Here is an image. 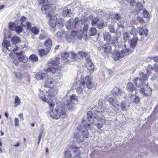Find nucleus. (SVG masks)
<instances>
[{
  "label": "nucleus",
  "mask_w": 158,
  "mask_h": 158,
  "mask_svg": "<svg viewBox=\"0 0 158 158\" xmlns=\"http://www.w3.org/2000/svg\"><path fill=\"white\" fill-rule=\"evenodd\" d=\"M78 55L81 56L82 57L84 56L85 59L87 62V63L89 62H91V60L89 59V56L88 53L86 52H79Z\"/></svg>",
  "instance_id": "nucleus-26"
},
{
  "label": "nucleus",
  "mask_w": 158,
  "mask_h": 158,
  "mask_svg": "<svg viewBox=\"0 0 158 158\" xmlns=\"http://www.w3.org/2000/svg\"><path fill=\"white\" fill-rule=\"evenodd\" d=\"M26 19L24 16H22L20 19L21 24L24 27H27V28H30L31 27V24L28 22H25Z\"/></svg>",
  "instance_id": "nucleus-17"
},
{
  "label": "nucleus",
  "mask_w": 158,
  "mask_h": 158,
  "mask_svg": "<svg viewBox=\"0 0 158 158\" xmlns=\"http://www.w3.org/2000/svg\"><path fill=\"white\" fill-rule=\"evenodd\" d=\"M123 51H121L120 52L118 50H114L113 52L112 57L115 60H117L123 57Z\"/></svg>",
  "instance_id": "nucleus-12"
},
{
  "label": "nucleus",
  "mask_w": 158,
  "mask_h": 158,
  "mask_svg": "<svg viewBox=\"0 0 158 158\" xmlns=\"http://www.w3.org/2000/svg\"><path fill=\"white\" fill-rule=\"evenodd\" d=\"M45 86L50 88H53L55 85L54 81L51 78H47L45 81Z\"/></svg>",
  "instance_id": "nucleus-14"
},
{
  "label": "nucleus",
  "mask_w": 158,
  "mask_h": 158,
  "mask_svg": "<svg viewBox=\"0 0 158 158\" xmlns=\"http://www.w3.org/2000/svg\"><path fill=\"white\" fill-rule=\"evenodd\" d=\"M85 80L86 86L88 89H91L94 87V85L92 82L90 77L89 76H86L85 78Z\"/></svg>",
  "instance_id": "nucleus-20"
},
{
  "label": "nucleus",
  "mask_w": 158,
  "mask_h": 158,
  "mask_svg": "<svg viewBox=\"0 0 158 158\" xmlns=\"http://www.w3.org/2000/svg\"><path fill=\"white\" fill-rule=\"evenodd\" d=\"M49 0H40L39 1V3L40 4H44L49 2Z\"/></svg>",
  "instance_id": "nucleus-59"
},
{
  "label": "nucleus",
  "mask_w": 158,
  "mask_h": 158,
  "mask_svg": "<svg viewBox=\"0 0 158 158\" xmlns=\"http://www.w3.org/2000/svg\"><path fill=\"white\" fill-rule=\"evenodd\" d=\"M72 14V11L71 9H68V8L65 7L63 9L62 14L64 17L67 16H70Z\"/></svg>",
  "instance_id": "nucleus-24"
},
{
  "label": "nucleus",
  "mask_w": 158,
  "mask_h": 158,
  "mask_svg": "<svg viewBox=\"0 0 158 158\" xmlns=\"http://www.w3.org/2000/svg\"><path fill=\"white\" fill-rule=\"evenodd\" d=\"M114 19L117 20H120L122 19V16L120 14H115L114 17Z\"/></svg>",
  "instance_id": "nucleus-60"
},
{
  "label": "nucleus",
  "mask_w": 158,
  "mask_h": 158,
  "mask_svg": "<svg viewBox=\"0 0 158 158\" xmlns=\"http://www.w3.org/2000/svg\"><path fill=\"white\" fill-rule=\"evenodd\" d=\"M66 107L69 110L72 109L75 106V104L73 102H71L69 100H67L66 102Z\"/></svg>",
  "instance_id": "nucleus-33"
},
{
  "label": "nucleus",
  "mask_w": 158,
  "mask_h": 158,
  "mask_svg": "<svg viewBox=\"0 0 158 158\" xmlns=\"http://www.w3.org/2000/svg\"><path fill=\"white\" fill-rule=\"evenodd\" d=\"M140 92L144 96H149L151 95L152 90L148 85H146L144 87L140 89Z\"/></svg>",
  "instance_id": "nucleus-9"
},
{
  "label": "nucleus",
  "mask_w": 158,
  "mask_h": 158,
  "mask_svg": "<svg viewBox=\"0 0 158 158\" xmlns=\"http://www.w3.org/2000/svg\"><path fill=\"white\" fill-rule=\"evenodd\" d=\"M99 19L97 17L96 18H94V19H93L92 22L91 23V24L92 26H94L98 22Z\"/></svg>",
  "instance_id": "nucleus-55"
},
{
  "label": "nucleus",
  "mask_w": 158,
  "mask_h": 158,
  "mask_svg": "<svg viewBox=\"0 0 158 158\" xmlns=\"http://www.w3.org/2000/svg\"><path fill=\"white\" fill-rule=\"evenodd\" d=\"M18 49V48L15 44H13L11 45H10L7 48L8 51H15Z\"/></svg>",
  "instance_id": "nucleus-32"
},
{
  "label": "nucleus",
  "mask_w": 158,
  "mask_h": 158,
  "mask_svg": "<svg viewBox=\"0 0 158 158\" xmlns=\"http://www.w3.org/2000/svg\"><path fill=\"white\" fill-rule=\"evenodd\" d=\"M121 51H123V56H128L129 54L131 53L133 51L131 50L129 48L126 49L125 50L123 49Z\"/></svg>",
  "instance_id": "nucleus-41"
},
{
  "label": "nucleus",
  "mask_w": 158,
  "mask_h": 158,
  "mask_svg": "<svg viewBox=\"0 0 158 158\" xmlns=\"http://www.w3.org/2000/svg\"><path fill=\"white\" fill-rule=\"evenodd\" d=\"M31 32L35 35H37L39 32V29L36 27H33L31 29Z\"/></svg>",
  "instance_id": "nucleus-46"
},
{
  "label": "nucleus",
  "mask_w": 158,
  "mask_h": 158,
  "mask_svg": "<svg viewBox=\"0 0 158 158\" xmlns=\"http://www.w3.org/2000/svg\"><path fill=\"white\" fill-rule=\"evenodd\" d=\"M29 59L32 62H36L38 61V60L37 56L34 54L31 55L30 56Z\"/></svg>",
  "instance_id": "nucleus-47"
},
{
  "label": "nucleus",
  "mask_w": 158,
  "mask_h": 158,
  "mask_svg": "<svg viewBox=\"0 0 158 158\" xmlns=\"http://www.w3.org/2000/svg\"><path fill=\"white\" fill-rule=\"evenodd\" d=\"M24 78H25V80L27 81V84L29 85L31 82V80L29 74L27 73H23Z\"/></svg>",
  "instance_id": "nucleus-40"
},
{
  "label": "nucleus",
  "mask_w": 158,
  "mask_h": 158,
  "mask_svg": "<svg viewBox=\"0 0 158 158\" xmlns=\"http://www.w3.org/2000/svg\"><path fill=\"white\" fill-rule=\"evenodd\" d=\"M16 27V25L14 22L11 23H9V28L12 31H15Z\"/></svg>",
  "instance_id": "nucleus-42"
},
{
  "label": "nucleus",
  "mask_w": 158,
  "mask_h": 158,
  "mask_svg": "<svg viewBox=\"0 0 158 158\" xmlns=\"http://www.w3.org/2000/svg\"><path fill=\"white\" fill-rule=\"evenodd\" d=\"M138 32L136 29L135 28H132V30L131 32V34L132 35H136L137 34Z\"/></svg>",
  "instance_id": "nucleus-64"
},
{
  "label": "nucleus",
  "mask_w": 158,
  "mask_h": 158,
  "mask_svg": "<svg viewBox=\"0 0 158 158\" xmlns=\"http://www.w3.org/2000/svg\"><path fill=\"white\" fill-rule=\"evenodd\" d=\"M113 91L116 94V95L120 97L123 94V92L122 90L120 89L117 87H115L113 89Z\"/></svg>",
  "instance_id": "nucleus-34"
},
{
  "label": "nucleus",
  "mask_w": 158,
  "mask_h": 158,
  "mask_svg": "<svg viewBox=\"0 0 158 158\" xmlns=\"http://www.w3.org/2000/svg\"><path fill=\"white\" fill-rule=\"evenodd\" d=\"M97 32V31L96 28L94 27H92L90 28L88 34L89 35V36H94V35Z\"/></svg>",
  "instance_id": "nucleus-38"
},
{
  "label": "nucleus",
  "mask_w": 158,
  "mask_h": 158,
  "mask_svg": "<svg viewBox=\"0 0 158 158\" xmlns=\"http://www.w3.org/2000/svg\"><path fill=\"white\" fill-rule=\"evenodd\" d=\"M100 112L98 110L89 111L87 113V120L91 123H94V125L98 128H101L102 127L103 125L104 117H102V114H100Z\"/></svg>",
  "instance_id": "nucleus-2"
},
{
  "label": "nucleus",
  "mask_w": 158,
  "mask_h": 158,
  "mask_svg": "<svg viewBox=\"0 0 158 158\" xmlns=\"http://www.w3.org/2000/svg\"><path fill=\"white\" fill-rule=\"evenodd\" d=\"M48 104L51 110L49 114L53 118L57 119L60 118H64L66 116L67 108L65 105L60 103L54 109L55 104L53 100L48 102Z\"/></svg>",
  "instance_id": "nucleus-1"
},
{
  "label": "nucleus",
  "mask_w": 158,
  "mask_h": 158,
  "mask_svg": "<svg viewBox=\"0 0 158 158\" xmlns=\"http://www.w3.org/2000/svg\"><path fill=\"white\" fill-rule=\"evenodd\" d=\"M10 42L9 41L6 40L3 41L2 44V46L4 48H6V49L7 47L10 45Z\"/></svg>",
  "instance_id": "nucleus-54"
},
{
  "label": "nucleus",
  "mask_w": 158,
  "mask_h": 158,
  "mask_svg": "<svg viewBox=\"0 0 158 158\" xmlns=\"http://www.w3.org/2000/svg\"><path fill=\"white\" fill-rule=\"evenodd\" d=\"M104 27V23L103 22H99L98 24V27L99 29H102Z\"/></svg>",
  "instance_id": "nucleus-57"
},
{
  "label": "nucleus",
  "mask_w": 158,
  "mask_h": 158,
  "mask_svg": "<svg viewBox=\"0 0 158 158\" xmlns=\"http://www.w3.org/2000/svg\"><path fill=\"white\" fill-rule=\"evenodd\" d=\"M137 20L141 24L145 23L143 18L142 17H138L137 18Z\"/></svg>",
  "instance_id": "nucleus-61"
},
{
  "label": "nucleus",
  "mask_w": 158,
  "mask_h": 158,
  "mask_svg": "<svg viewBox=\"0 0 158 158\" xmlns=\"http://www.w3.org/2000/svg\"><path fill=\"white\" fill-rule=\"evenodd\" d=\"M55 68H46L44 69V71L48 72H52L54 74L53 77L55 79L60 80L62 78V76L56 72L57 69L56 70Z\"/></svg>",
  "instance_id": "nucleus-8"
},
{
  "label": "nucleus",
  "mask_w": 158,
  "mask_h": 158,
  "mask_svg": "<svg viewBox=\"0 0 158 158\" xmlns=\"http://www.w3.org/2000/svg\"><path fill=\"white\" fill-rule=\"evenodd\" d=\"M133 82L135 86L137 87H140L143 85V81L138 77H136L134 79Z\"/></svg>",
  "instance_id": "nucleus-19"
},
{
  "label": "nucleus",
  "mask_w": 158,
  "mask_h": 158,
  "mask_svg": "<svg viewBox=\"0 0 158 158\" xmlns=\"http://www.w3.org/2000/svg\"><path fill=\"white\" fill-rule=\"evenodd\" d=\"M143 14L144 17L145 18L149 19L150 15L149 12L146 10H143Z\"/></svg>",
  "instance_id": "nucleus-51"
},
{
  "label": "nucleus",
  "mask_w": 158,
  "mask_h": 158,
  "mask_svg": "<svg viewBox=\"0 0 158 158\" xmlns=\"http://www.w3.org/2000/svg\"><path fill=\"white\" fill-rule=\"evenodd\" d=\"M110 105L111 108L114 110H118V102L116 98H110L109 100Z\"/></svg>",
  "instance_id": "nucleus-10"
},
{
  "label": "nucleus",
  "mask_w": 158,
  "mask_h": 158,
  "mask_svg": "<svg viewBox=\"0 0 158 158\" xmlns=\"http://www.w3.org/2000/svg\"><path fill=\"white\" fill-rule=\"evenodd\" d=\"M14 73L15 77L17 79H22L24 78L23 73H22L21 72H15Z\"/></svg>",
  "instance_id": "nucleus-37"
},
{
  "label": "nucleus",
  "mask_w": 158,
  "mask_h": 158,
  "mask_svg": "<svg viewBox=\"0 0 158 158\" xmlns=\"http://www.w3.org/2000/svg\"><path fill=\"white\" fill-rule=\"evenodd\" d=\"M124 40L125 41H128L130 38V35L129 34L125 32L123 34Z\"/></svg>",
  "instance_id": "nucleus-49"
},
{
  "label": "nucleus",
  "mask_w": 158,
  "mask_h": 158,
  "mask_svg": "<svg viewBox=\"0 0 158 158\" xmlns=\"http://www.w3.org/2000/svg\"><path fill=\"white\" fill-rule=\"evenodd\" d=\"M111 46L109 43H107L103 45L102 48L100 49L101 51H102L104 52L108 53L111 51Z\"/></svg>",
  "instance_id": "nucleus-18"
},
{
  "label": "nucleus",
  "mask_w": 158,
  "mask_h": 158,
  "mask_svg": "<svg viewBox=\"0 0 158 158\" xmlns=\"http://www.w3.org/2000/svg\"><path fill=\"white\" fill-rule=\"evenodd\" d=\"M65 31L63 30H61L58 31L55 35V38L57 40L60 41L65 38L66 35Z\"/></svg>",
  "instance_id": "nucleus-16"
},
{
  "label": "nucleus",
  "mask_w": 158,
  "mask_h": 158,
  "mask_svg": "<svg viewBox=\"0 0 158 158\" xmlns=\"http://www.w3.org/2000/svg\"><path fill=\"white\" fill-rule=\"evenodd\" d=\"M50 47H48L47 48L46 50L41 49L39 50L38 53L41 56H44L47 55L50 51Z\"/></svg>",
  "instance_id": "nucleus-23"
},
{
  "label": "nucleus",
  "mask_w": 158,
  "mask_h": 158,
  "mask_svg": "<svg viewBox=\"0 0 158 158\" xmlns=\"http://www.w3.org/2000/svg\"><path fill=\"white\" fill-rule=\"evenodd\" d=\"M39 97H40L41 100L44 102H47L48 103V102L51 101L52 100H47L46 99L45 97L44 96V95Z\"/></svg>",
  "instance_id": "nucleus-63"
},
{
  "label": "nucleus",
  "mask_w": 158,
  "mask_h": 158,
  "mask_svg": "<svg viewBox=\"0 0 158 158\" xmlns=\"http://www.w3.org/2000/svg\"><path fill=\"white\" fill-rule=\"evenodd\" d=\"M82 32H79L78 31H73L71 34H66L65 38L68 42H74L75 40L77 38L80 39L82 37Z\"/></svg>",
  "instance_id": "nucleus-5"
},
{
  "label": "nucleus",
  "mask_w": 158,
  "mask_h": 158,
  "mask_svg": "<svg viewBox=\"0 0 158 158\" xmlns=\"http://www.w3.org/2000/svg\"><path fill=\"white\" fill-rule=\"evenodd\" d=\"M70 62L77 61L78 59V56L73 52L70 53Z\"/></svg>",
  "instance_id": "nucleus-28"
},
{
  "label": "nucleus",
  "mask_w": 158,
  "mask_h": 158,
  "mask_svg": "<svg viewBox=\"0 0 158 158\" xmlns=\"http://www.w3.org/2000/svg\"><path fill=\"white\" fill-rule=\"evenodd\" d=\"M73 149V154L76 158H80V148L74 146Z\"/></svg>",
  "instance_id": "nucleus-22"
},
{
  "label": "nucleus",
  "mask_w": 158,
  "mask_h": 158,
  "mask_svg": "<svg viewBox=\"0 0 158 158\" xmlns=\"http://www.w3.org/2000/svg\"><path fill=\"white\" fill-rule=\"evenodd\" d=\"M98 107L100 111H98L100 112V114H101L102 113L107 110V109L105 106V102L104 100L102 99L99 100Z\"/></svg>",
  "instance_id": "nucleus-11"
},
{
  "label": "nucleus",
  "mask_w": 158,
  "mask_h": 158,
  "mask_svg": "<svg viewBox=\"0 0 158 158\" xmlns=\"http://www.w3.org/2000/svg\"><path fill=\"white\" fill-rule=\"evenodd\" d=\"M71 154L69 151H67L65 152V156L64 158H69L71 156Z\"/></svg>",
  "instance_id": "nucleus-58"
},
{
  "label": "nucleus",
  "mask_w": 158,
  "mask_h": 158,
  "mask_svg": "<svg viewBox=\"0 0 158 158\" xmlns=\"http://www.w3.org/2000/svg\"><path fill=\"white\" fill-rule=\"evenodd\" d=\"M139 30V33L140 35H145L146 36L148 35V30L146 29H144L143 27H139L138 28Z\"/></svg>",
  "instance_id": "nucleus-30"
},
{
  "label": "nucleus",
  "mask_w": 158,
  "mask_h": 158,
  "mask_svg": "<svg viewBox=\"0 0 158 158\" xmlns=\"http://www.w3.org/2000/svg\"><path fill=\"white\" fill-rule=\"evenodd\" d=\"M57 14L56 13L51 12L47 15V18L49 20V23L52 28H61L64 25V22L63 19H57Z\"/></svg>",
  "instance_id": "nucleus-4"
},
{
  "label": "nucleus",
  "mask_w": 158,
  "mask_h": 158,
  "mask_svg": "<svg viewBox=\"0 0 158 158\" xmlns=\"http://www.w3.org/2000/svg\"><path fill=\"white\" fill-rule=\"evenodd\" d=\"M86 67L89 72L91 73H93L94 70V65L91 62H89L87 63L86 64Z\"/></svg>",
  "instance_id": "nucleus-29"
},
{
  "label": "nucleus",
  "mask_w": 158,
  "mask_h": 158,
  "mask_svg": "<svg viewBox=\"0 0 158 158\" xmlns=\"http://www.w3.org/2000/svg\"><path fill=\"white\" fill-rule=\"evenodd\" d=\"M103 37L104 40L107 42L110 41V35L109 32H105L103 33Z\"/></svg>",
  "instance_id": "nucleus-35"
},
{
  "label": "nucleus",
  "mask_w": 158,
  "mask_h": 158,
  "mask_svg": "<svg viewBox=\"0 0 158 158\" xmlns=\"http://www.w3.org/2000/svg\"><path fill=\"white\" fill-rule=\"evenodd\" d=\"M126 89L128 91L132 92L134 91L135 90L136 88L132 82H129L127 84Z\"/></svg>",
  "instance_id": "nucleus-21"
},
{
  "label": "nucleus",
  "mask_w": 158,
  "mask_h": 158,
  "mask_svg": "<svg viewBox=\"0 0 158 158\" xmlns=\"http://www.w3.org/2000/svg\"><path fill=\"white\" fill-rule=\"evenodd\" d=\"M21 100L19 97L16 96L15 99V107H16L21 104Z\"/></svg>",
  "instance_id": "nucleus-39"
},
{
  "label": "nucleus",
  "mask_w": 158,
  "mask_h": 158,
  "mask_svg": "<svg viewBox=\"0 0 158 158\" xmlns=\"http://www.w3.org/2000/svg\"><path fill=\"white\" fill-rule=\"evenodd\" d=\"M70 54H69V53L65 52L64 53H63L62 57V59L64 60L66 63H70Z\"/></svg>",
  "instance_id": "nucleus-27"
},
{
  "label": "nucleus",
  "mask_w": 158,
  "mask_h": 158,
  "mask_svg": "<svg viewBox=\"0 0 158 158\" xmlns=\"http://www.w3.org/2000/svg\"><path fill=\"white\" fill-rule=\"evenodd\" d=\"M82 78H81V81H78L75 84V89L78 94H80L83 91V89L85 87V82L83 81Z\"/></svg>",
  "instance_id": "nucleus-7"
},
{
  "label": "nucleus",
  "mask_w": 158,
  "mask_h": 158,
  "mask_svg": "<svg viewBox=\"0 0 158 158\" xmlns=\"http://www.w3.org/2000/svg\"><path fill=\"white\" fill-rule=\"evenodd\" d=\"M136 7L139 10H142L143 8V6L140 2H137L136 4Z\"/></svg>",
  "instance_id": "nucleus-50"
},
{
  "label": "nucleus",
  "mask_w": 158,
  "mask_h": 158,
  "mask_svg": "<svg viewBox=\"0 0 158 158\" xmlns=\"http://www.w3.org/2000/svg\"><path fill=\"white\" fill-rule=\"evenodd\" d=\"M110 42L114 44L117 43L118 42L117 37L116 36H113L111 38H110Z\"/></svg>",
  "instance_id": "nucleus-48"
},
{
  "label": "nucleus",
  "mask_w": 158,
  "mask_h": 158,
  "mask_svg": "<svg viewBox=\"0 0 158 158\" xmlns=\"http://www.w3.org/2000/svg\"><path fill=\"white\" fill-rule=\"evenodd\" d=\"M82 124L84 127H82L81 125L78 126L77 128L78 133L75 135V140L80 143L83 142L84 137L87 138L89 136L87 130L85 127L88 128H89L91 130L93 129L91 124L87 123L84 119L83 120Z\"/></svg>",
  "instance_id": "nucleus-3"
},
{
  "label": "nucleus",
  "mask_w": 158,
  "mask_h": 158,
  "mask_svg": "<svg viewBox=\"0 0 158 158\" xmlns=\"http://www.w3.org/2000/svg\"><path fill=\"white\" fill-rule=\"evenodd\" d=\"M15 30L16 31L17 33L19 34L23 31V29L21 26H19L16 27Z\"/></svg>",
  "instance_id": "nucleus-52"
},
{
  "label": "nucleus",
  "mask_w": 158,
  "mask_h": 158,
  "mask_svg": "<svg viewBox=\"0 0 158 158\" xmlns=\"http://www.w3.org/2000/svg\"><path fill=\"white\" fill-rule=\"evenodd\" d=\"M44 45L45 46L49 47H50V46L52 45V42L50 39H48L46 40L44 43Z\"/></svg>",
  "instance_id": "nucleus-43"
},
{
  "label": "nucleus",
  "mask_w": 158,
  "mask_h": 158,
  "mask_svg": "<svg viewBox=\"0 0 158 158\" xmlns=\"http://www.w3.org/2000/svg\"><path fill=\"white\" fill-rule=\"evenodd\" d=\"M77 99L76 95L75 94H73L70 96V99L69 100L74 103L75 101L77 100Z\"/></svg>",
  "instance_id": "nucleus-56"
},
{
  "label": "nucleus",
  "mask_w": 158,
  "mask_h": 158,
  "mask_svg": "<svg viewBox=\"0 0 158 158\" xmlns=\"http://www.w3.org/2000/svg\"><path fill=\"white\" fill-rule=\"evenodd\" d=\"M138 41V38L137 37H134L131 39L130 42V46L131 48H133L136 45Z\"/></svg>",
  "instance_id": "nucleus-31"
},
{
  "label": "nucleus",
  "mask_w": 158,
  "mask_h": 158,
  "mask_svg": "<svg viewBox=\"0 0 158 158\" xmlns=\"http://www.w3.org/2000/svg\"><path fill=\"white\" fill-rule=\"evenodd\" d=\"M124 23L122 21H119L118 23V26L119 28H121L123 29L124 28Z\"/></svg>",
  "instance_id": "nucleus-62"
},
{
  "label": "nucleus",
  "mask_w": 158,
  "mask_h": 158,
  "mask_svg": "<svg viewBox=\"0 0 158 158\" xmlns=\"http://www.w3.org/2000/svg\"><path fill=\"white\" fill-rule=\"evenodd\" d=\"M18 59L21 62L26 63L28 60V58L23 53V52H21L16 53Z\"/></svg>",
  "instance_id": "nucleus-13"
},
{
  "label": "nucleus",
  "mask_w": 158,
  "mask_h": 158,
  "mask_svg": "<svg viewBox=\"0 0 158 158\" xmlns=\"http://www.w3.org/2000/svg\"><path fill=\"white\" fill-rule=\"evenodd\" d=\"M48 76V74L46 73H41L36 74L35 75V77L38 80H42Z\"/></svg>",
  "instance_id": "nucleus-25"
},
{
  "label": "nucleus",
  "mask_w": 158,
  "mask_h": 158,
  "mask_svg": "<svg viewBox=\"0 0 158 158\" xmlns=\"http://www.w3.org/2000/svg\"><path fill=\"white\" fill-rule=\"evenodd\" d=\"M41 9L42 13L44 14H46L48 12H50L49 13L51 12L55 13L52 11L51 5L50 4L43 5L41 7Z\"/></svg>",
  "instance_id": "nucleus-15"
},
{
  "label": "nucleus",
  "mask_w": 158,
  "mask_h": 158,
  "mask_svg": "<svg viewBox=\"0 0 158 158\" xmlns=\"http://www.w3.org/2000/svg\"><path fill=\"white\" fill-rule=\"evenodd\" d=\"M80 19L78 18H76L74 20L70 19L66 22V26L68 29H72L73 28H76L78 25V23Z\"/></svg>",
  "instance_id": "nucleus-6"
},
{
  "label": "nucleus",
  "mask_w": 158,
  "mask_h": 158,
  "mask_svg": "<svg viewBox=\"0 0 158 158\" xmlns=\"http://www.w3.org/2000/svg\"><path fill=\"white\" fill-rule=\"evenodd\" d=\"M20 41V39L19 37L17 36H14L11 39V41L13 44H15L19 43Z\"/></svg>",
  "instance_id": "nucleus-44"
},
{
  "label": "nucleus",
  "mask_w": 158,
  "mask_h": 158,
  "mask_svg": "<svg viewBox=\"0 0 158 158\" xmlns=\"http://www.w3.org/2000/svg\"><path fill=\"white\" fill-rule=\"evenodd\" d=\"M139 75L140 77V78L144 81H146L148 79V76L147 75H146L143 72L139 73Z\"/></svg>",
  "instance_id": "nucleus-36"
},
{
  "label": "nucleus",
  "mask_w": 158,
  "mask_h": 158,
  "mask_svg": "<svg viewBox=\"0 0 158 158\" xmlns=\"http://www.w3.org/2000/svg\"><path fill=\"white\" fill-rule=\"evenodd\" d=\"M88 25L87 24H86L84 25L83 31H80V32H82V36L84 34H86V31L88 30Z\"/></svg>",
  "instance_id": "nucleus-53"
},
{
  "label": "nucleus",
  "mask_w": 158,
  "mask_h": 158,
  "mask_svg": "<svg viewBox=\"0 0 158 158\" xmlns=\"http://www.w3.org/2000/svg\"><path fill=\"white\" fill-rule=\"evenodd\" d=\"M59 58L58 57H57L55 58V60H53L50 62V64H52L54 65L56 67V65L59 64V62L58 61Z\"/></svg>",
  "instance_id": "nucleus-45"
}]
</instances>
